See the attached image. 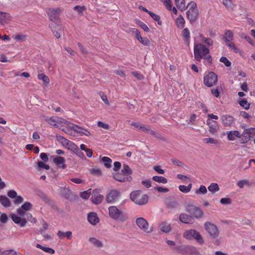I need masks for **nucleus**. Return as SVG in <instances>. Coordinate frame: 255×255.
I'll return each mask as SVG.
<instances>
[{
  "label": "nucleus",
  "instance_id": "1",
  "mask_svg": "<svg viewBox=\"0 0 255 255\" xmlns=\"http://www.w3.org/2000/svg\"><path fill=\"white\" fill-rule=\"evenodd\" d=\"M195 59L200 62L202 59L206 60L208 63L212 62V58L210 54L209 49L201 43L195 44L194 46Z\"/></svg>",
  "mask_w": 255,
  "mask_h": 255
},
{
  "label": "nucleus",
  "instance_id": "2",
  "mask_svg": "<svg viewBox=\"0 0 255 255\" xmlns=\"http://www.w3.org/2000/svg\"><path fill=\"white\" fill-rule=\"evenodd\" d=\"M109 214L111 218L117 221L123 222L128 218L127 214L121 211L117 207L114 206L109 208Z\"/></svg>",
  "mask_w": 255,
  "mask_h": 255
},
{
  "label": "nucleus",
  "instance_id": "3",
  "mask_svg": "<svg viewBox=\"0 0 255 255\" xmlns=\"http://www.w3.org/2000/svg\"><path fill=\"white\" fill-rule=\"evenodd\" d=\"M189 6L188 10L186 12L187 17L191 24L194 23L198 19V10L196 3L191 1L188 3L187 7Z\"/></svg>",
  "mask_w": 255,
  "mask_h": 255
},
{
  "label": "nucleus",
  "instance_id": "4",
  "mask_svg": "<svg viewBox=\"0 0 255 255\" xmlns=\"http://www.w3.org/2000/svg\"><path fill=\"white\" fill-rule=\"evenodd\" d=\"M183 237L187 240H195L200 245H202L204 244V241L202 236L199 232L195 230L190 229L186 230L183 234Z\"/></svg>",
  "mask_w": 255,
  "mask_h": 255
},
{
  "label": "nucleus",
  "instance_id": "5",
  "mask_svg": "<svg viewBox=\"0 0 255 255\" xmlns=\"http://www.w3.org/2000/svg\"><path fill=\"white\" fill-rule=\"evenodd\" d=\"M130 199L135 204L142 205L147 203L148 198L146 194L141 195L140 190H136L130 193Z\"/></svg>",
  "mask_w": 255,
  "mask_h": 255
},
{
  "label": "nucleus",
  "instance_id": "6",
  "mask_svg": "<svg viewBox=\"0 0 255 255\" xmlns=\"http://www.w3.org/2000/svg\"><path fill=\"white\" fill-rule=\"evenodd\" d=\"M185 210L190 214V215L192 216L193 218L199 219L201 218L204 214L203 212L200 208L192 204L187 205L185 207Z\"/></svg>",
  "mask_w": 255,
  "mask_h": 255
},
{
  "label": "nucleus",
  "instance_id": "7",
  "mask_svg": "<svg viewBox=\"0 0 255 255\" xmlns=\"http://www.w3.org/2000/svg\"><path fill=\"white\" fill-rule=\"evenodd\" d=\"M218 81L217 75L213 72L205 74L204 76V83L208 87H211L215 85Z\"/></svg>",
  "mask_w": 255,
  "mask_h": 255
},
{
  "label": "nucleus",
  "instance_id": "8",
  "mask_svg": "<svg viewBox=\"0 0 255 255\" xmlns=\"http://www.w3.org/2000/svg\"><path fill=\"white\" fill-rule=\"evenodd\" d=\"M205 230L209 234L210 237L215 239L217 238L219 236V230L218 227L210 222H206L204 224Z\"/></svg>",
  "mask_w": 255,
  "mask_h": 255
},
{
  "label": "nucleus",
  "instance_id": "9",
  "mask_svg": "<svg viewBox=\"0 0 255 255\" xmlns=\"http://www.w3.org/2000/svg\"><path fill=\"white\" fill-rule=\"evenodd\" d=\"M136 223L138 227L144 232L150 233L152 231V227L150 230H148V224L144 218L141 217L137 218Z\"/></svg>",
  "mask_w": 255,
  "mask_h": 255
},
{
  "label": "nucleus",
  "instance_id": "10",
  "mask_svg": "<svg viewBox=\"0 0 255 255\" xmlns=\"http://www.w3.org/2000/svg\"><path fill=\"white\" fill-rule=\"evenodd\" d=\"M120 192L116 189L112 190L106 197V201L108 203H114L118 199Z\"/></svg>",
  "mask_w": 255,
  "mask_h": 255
},
{
  "label": "nucleus",
  "instance_id": "11",
  "mask_svg": "<svg viewBox=\"0 0 255 255\" xmlns=\"http://www.w3.org/2000/svg\"><path fill=\"white\" fill-rule=\"evenodd\" d=\"M60 9L57 8H49L47 11L48 16L49 17L50 20L55 21L58 20L59 16Z\"/></svg>",
  "mask_w": 255,
  "mask_h": 255
},
{
  "label": "nucleus",
  "instance_id": "12",
  "mask_svg": "<svg viewBox=\"0 0 255 255\" xmlns=\"http://www.w3.org/2000/svg\"><path fill=\"white\" fill-rule=\"evenodd\" d=\"M91 199L94 204L98 205L103 200L104 196L99 194V191L98 189H95L93 192Z\"/></svg>",
  "mask_w": 255,
  "mask_h": 255
},
{
  "label": "nucleus",
  "instance_id": "13",
  "mask_svg": "<svg viewBox=\"0 0 255 255\" xmlns=\"http://www.w3.org/2000/svg\"><path fill=\"white\" fill-rule=\"evenodd\" d=\"M221 119L225 127H231L235 122V119L232 116L228 115L222 116Z\"/></svg>",
  "mask_w": 255,
  "mask_h": 255
},
{
  "label": "nucleus",
  "instance_id": "14",
  "mask_svg": "<svg viewBox=\"0 0 255 255\" xmlns=\"http://www.w3.org/2000/svg\"><path fill=\"white\" fill-rule=\"evenodd\" d=\"M114 178L119 182H125L126 181H131L132 178L128 175H124L122 173H117L114 175Z\"/></svg>",
  "mask_w": 255,
  "mask_h": 255
},
{
  "label": "nucleus",
  "instance_id": "15",
  "mask_svg": "<svg viewBox=\"0 0 255 255\" xmlns=\"http://www.w3.org/2000/svg\"><path fill=\"white\" fill-rule=\"evenodd\" d=\"M12 220L16 224H19L21 227H24L25 226L27 223V220L25 218L17 216L16 215L13 214L11 216Z\"/></svg>",
  "mask_w": 255,
  "mask_h": 255
},
{
  "label": "nucleus",
  "instance_id": "16",
  "mask_svg": "<svg viewBox=\"0 0 255 255\" xmlns=\"http://www.w3.org/2000/svg\"><path fill=\"white\" fill-rule=\"evenodd\" d=\"M182 251L185 252L186 255H199L200 254L198 249L192 246L185 247Z\"/></svg>",
  "mask_w": 255,
  "mask_h": 255
},
{
  "label": "nucleus",
  "instance_id": "17",
  "mask_svg": "<svg viewBox=\"0 0 255 255\" xmlns=\"http://www.w3.org/2000/svg\"><path fill=\"white\" fill-rule=\"evenodd\" d=\"M133 32L135 33L136 39L140 41L143 45L147 46L149 45V40L146 37H142L140 35V32L137 29H133Z\"/></svg>",
  "mask_w": 255,
  "mask_h": 255
},
{
  "label": "nucleus",
  "instance_id": "18",
  "mask_svg": "<svg viewBox=\"0 0 255 255\" xmlns=\"http://www.w3.org/2000/svg\"><path fill=\"white\" fill-rule=\"evenodd\" d=\"M179 218V220L184 224H192L194 222L192 216L185 213L180 214Z\"/></svg>",
  "mask_w": 255,
  "mask_h": 255
},
{
  "label": "nucleus",
  "instance_id": "19",
  "mask_svg": "<svg viewBox=\"0 0 255 255\" xmlns=\"http://www.w3.org/2000/svg\"><path fill=\"white\" fill-rule=\"evenodd\" d=\"M87 220L90 224L95 226L99 222L97 214L95 212H90L88 214Z\"/></svg>",
  "mask_w": 255,
  "mask_h": 255
},
{
  "label": "nucleus",
  "instance_id": "20",
  "mask_svg": "<svg viewBox=\"0 0 255 255\" xmlns=\"http://www.w3.org/2000/svg\"><path fill=\"white\" fill-rule=\"evenodd\" d=\"M140 128H141V131L152 135L158 138H161V135L156 131L152 130L148 126L142 125V127Z\"/></svg>",
  "mask_w": 255,
  "mask_h": 255
},
{
  "label": "nucleus",
  "instance_id": "21",
  "mask_svg": "<svg viewBox=\"0 0 255 255\" xmlns=\"http://www.w3.org/2000/svg\"><path fill=\"white\" fill-rule=\"evenodd\" d=\"M207 124L209 127V131L210 133L214 134L217 131L218 128L216 121H212L211 119H208L207 120Z\"/></svg>",
  "mask_w": 255,
  "mask_h": 255
},
{
  "label": "nucleus",
  "instance_id": "22",
  "mask_svg": "<svg viewBox=\"0 0 255 255\" xmlns=\"http://www.w3.org/2000/svg\"><path fill=\"white\" fill-rule=\"evenodd\" d=\"M73 128L75 132L81 135H85L86 136H90L91 135L90 132L88 130L77 125H74Z\"/></svg>",
  "mask_w": 255,
  "mask_h": 255
},
{
  "label": "nucleus",
  "instance_id": "23",
  "mask_svg": "<svg viewBox=\"0 0 255 255\" xmlns=\"http://www.w3.org/2000/svg\"><path fill=\"white\" fill-rule=\"evenodd\" d=\"M167 207L170 209L176 208L179 206L178 202L174 199H167L165 201Z\"/></svg>",
  "mask_w": 255,
  "mask_h": 255
},
{
  "label": "nucleus",
  "instance_id": "24",
  "mask_svg": "<svg viewBox=\"0 0 255 255\" xmlns=\"http://www.w3.org/2000/svg\"><path fill=\"white\" fill-rule=\"evenodd\" d=\"M54 162L57 165H62L61 167L62 169H66L67 166L65 164V159L63 157L57 156L54 158Z\"/></svg>",
  "mask_w": 255,
  "mask_h": 255
},
{
  "label": "nucleus",
  "instance_id": "25",
  "mask_svg": "<svg viewBox=\"0 0 255 255\" xmlns=\"http://www.w3.org/2000/svg\"><path fill=\"white\" fill-rule=\"evenodd\" d=\"M0 204L5 208L11 206L9 199L4 195H0Z\"/></svg>",
  "mask_w": 255,
  "mask_h": 255
},
{
  "label": "nucleus",
  "instance_id": "26",
  "mask_svg": "<svg viewBox=\"0 0 255 255\" xmlns=\"http://www.w3.org/2000/svg\"><path fill=\"white\" fill-rule=\"evenodd\" d=\"M227 137L229 140H234L235 137L241 138L240 132L238 130L229 131L227 132Z\"/></svg>",
  "mask_w": 255,
  "mask_h": 255
},
{
  "label": "nucleus",
  "instance_id": "27",
  "mask_svg": "<svg viewBox=\"0 0 255 255\" xmlns=\"http://www.w3.org/2000/svg\"><path fill=\"white\" fill-rule=\"evenodd\" d=\"M59 192L61 195L66 199H69L70 197L71 191L69 188L66 187H60Z\"/></svg>",
  "mask_w": 255,
  "mask_h": 255
},
{
  "label": "nucleus",
  "instance_id": "28",
  "mask_svg": "<svg viewBox=\"0 0 255 255\" xmlns=\"http://www.w3.org/2000/svg\"><path fill=\"white\" fill-rule=\"evenodd\" d=\"M182 36L184 40L185 41L186 43L189 45L190 39V33L189 29L187 28H185L182 30Z\"/></svg>",
  "mask_w": 255,
  "mask_h": 255
},
{
  "label": "nucleus",
  "instance_id": "29",
  "mask_svg": "<svg viewBox=\"0 0 255 255\" xmlns=\"http://www.w3.org/2000/svg\"><path fill=\"white\" fill-rule=\"evenodd\" d=\"M57 236L60 239H62L66 237L67 239L70 240L72 237V233L71 231L63 232L61 231H58Z\"/></svg>",
  "mask_w": 255,
  "mask_h": 255
},
{
  "label": "nucleus",
  "instance_id": "30",
  "mask_svg": "<svg viewBox=\"0 0 255 255\" xmlns=\"http://www.w3.org/2000/svg\"><path fill=\"white\" fill-rule=\"evenodd\" d=\"M10 20L9 13L0 11V23H5Z\"/></svg>",
  "mask_w": 255,
  "mask_h": 255
},
{
  "label": "nucleus",
  "instance_id": "31",
  "mask_svg": "<svg viewBox=\"0 0 255 255\" xmlns=\"http://www.w3.org/2000/svg\"><path fill=\"white\" fill-rule=\"evenodd\" d=\"M36 195L40 198L43 201H44L46 203H48L50 201V200L47 195L41 190H37L36 191Z\"/></svg>",
  "mask_w": 255,
  "mask_h": 255
},
{
  "label": "nucleus",
  "instance_id": "32",
  "mask_svg": "<svg viewBox=\"0 0 255 255\" xmlns=\"http://www.w3.org/2000/svg\"><path fill=\"white\" fill-rule=\"evenodd\" d=\"M175 2L177 7L181 11H183L187 8V6H185V0H175Z\"/></svg>",
  "mask_w": 255,
  "mask_h": 255
},
{
  "label": "nucleus",
  "instance_id": "33",
  "mask_svg": "<svg viewBox=\"0 0 255 255\" xmlns=\"http://www.w3.org/2000/svg\"><path fill=\"white\" fill-rule=\"evenodd\" d=\"M171 229L170 225L166 222H163L160 225V230L163 233H167L171 231Z\"/></svg>",
  "mask_w": 255,
  "mask_h": 255
},
{
  "label": "nucleus",
  "instance_id": "34",
  "mask_svg": "<svg viewBox=\"0 0 255 255\" xmlns=\"http://www.w3.org/2000/svg\"><path fill=\"white\" fill-rule=\"evenodd\" d=\"M121 173L124 175H128V176H130V175L132 173V171L128 165L124 164L123 165V168L122 169Z\"/></svg>",
  "mask_w": 255,
  "mask_h": 255
},
{
  "label": "nucleus",
  "instance_id": "35",
  "mask_svg": "<svg viewBox=\"0 0 255 255\" xmlns=\"http://www.w3.org/2000/svg\"><path fill=\"white\" fill-rule=\"evenodd\" d=\"M89 241L93 245H95L97 248H102L103 247V244L100 241L97 240L94 237H91L89 238Z\"/></svg>",
  "mask_w": 255,
  "mask_h": 255
},
{
  "label": "nucleus",
  "instance_id": "36",
  "mask_svg": "<svg viewBox=\"0 0 255 255\" xmlns=\"http://www.w3.org/2000/svg\"><path fill=\"white\" fill-rule=\"evenodd\" d=\"M192 184L190 183L187 186L185 185H179L178 188L180 191L184 193H187L190 192L191 189Z\"/></svg>",
  "mask_w": 255,
  "mask_h": 255
},
{
  "label": "nucleus",
  "instance_id": "37",
  "mask_svg": "<svg viewBox=\"0 0 255 255\" xmlns=\"http://www.w3.org/2000/svg\"><path fill=\"white\" fill-rule=\"evenodd\" d=\"M241 135L242 136V138H241L240 139L241 143H245L248 142L252 137L251 135H250L249 133L246 134L245 133V130Z\"/></svg>",
  "mask_w": 255,
  "mask_h": 255
},
{
  "label": "nucleus",
  "instance_id": "38",
  "mask_svg": "<svg viewBox=\"0 0 255 255\" xmlns=\"http://www.w3.org/2000/svg\"><path fill=\"white\" fill-rule=\"evenodd\" d=\"M185 20L183 17L180 15L176 19V24L178 27L183 28L184 26Z\"/></svg>",
  "mask_w": 255,
  "mask_h": 255
},
{
  "label": "nucleus",
  "instance_id": "39",
  "mask_svg": "<svg viewBox=\"0 0 255 255\" xmlns=\"http://www.w3.org/2000/svg\"><path fill=\"white\" fill-rule=\"evenodd\" d=\"M152 179L158 183H161L163 184L167 183V179L163 176H153L152 177Z\"/></svg>",
  "mask_w": 255,
  "mask_h": 255
},
{
  "label": "nucleus",
  "instance_id": "40",
  "mask_svg": "<svg viewBox=\"0 0 255 255\" xmlns=\"http://www.w3.org/2000/svg\"><path fill=\"white\" fill-rule=\"evenodd\" d=\"M102 161L104 163V165L106 167L108 168H110L111 167V163L112 162V160L110 158L104 156L102 157Z\"/></svg>",
  "mask_w": 255,
  "mask_h": 255
},
{
  "label": "nucleus",
  "instance_id": "41",
  "mask_svg": "<svg viewBox=\"0 0 255 255\" xmlns=\"http://www.w3.org/2000/svg\"><path fill=\"white\" fill-rule=\"evenodd\" d=\"M208 190L212 192L215 193L220 190L219 187L217 183H212L208 187Z\"/></svg>",
  "mask_w": 255,
  "mask_h": 255
},
{
  "label": "nucleus",
  "instance_id": "42",
  "mask_svg": "<svg viewBox=\"0 0 255 255\" xmlns=\"http://www.w3.org/2000/svg\"><path fill=\"white\" fill-rule=\"evenodd\" d=\"M38 79L42 80L45 85H47L49 83V79L48 76L44 74H38L37 75Z\"/></svg>",
  "mask_w": 255,
  "mask_h": 255
},
{
  "label": "nucleus",
  "instance_id": "43",
  "mask_svg": "<svg viewBox=\"0 0 255 255\" xmlns=\"http://www.w3.org/2000/svg\"><path fill=\"white\" fill-rule=\"evenodd\" d=\"M73 9L77 11L79 14L83 15L84 11L86 10L85 6L76 5L73 7Z\"/></svg>",
  "mask_w": 255,
  "mask_h": 255
},
{
  "label": "nucleus",
  "instance_id": "44",
  "mask_svg": "<svg viewBox=\"0 0 255 255\" xmlns=\"http://www.w3.org/2000/svg\"><path fill=\"white\" fill-rule=\"evenodd\" d=\"M149 15L152 17L153 19L157 22V24L159 25H161L162 22L160 20V17L158 15L154 13L152 11H150Z\"/></svg>",
  "mask_w": 255,
  "mask_h": 255
},
{
  "label": "nucleus",
  "instance_id": "45",
  "mask_svg": "<svg viewBox=\"0 0 255 255\" xmlns=\"http://www.w3.org/2000/svg\"><path fill=\"white\" fill-rule=\"evenodd\" d=\"M237 185L240 188H243L245 186H250L249 181L247 179L240 180L237 183Z\"/></svg>",
  "mask_w": 255,
  "mask_h": 255
},
{
  "label": "nucleus",
  "instance_id": "46",
  "mask_svg": "<svg viewBox=\"0 0 255 255\" xmlns=\"http://www.w3.org/2000/svg\"><path fill=\"white\" fill-rule=\"evenodd\" d=\"M240 37L243 39H246L251 45H255V42L254 41V40L252 39V38L249 36L246 35L245 33H242L240 35Z\"/></svg>",
  "mask_w": 255,
  "mask_h": 255
},
{
  "label": "nucleus",
  "instance_id": "47",
  "mask_svg": "<svg viewBox=\"0 0 255 255\" xmlns=\"http://www.w3.org/2000/svg\"><path fill=\"white\" fill-rule=\"evenodd\" d=\"M90 173L97 176H101L102 175L101 170L97 168H93L90 169Z\"/></svg>",
  "mask_w": 255,
  "mask_h": 255
},
{
  "label": "nucleus",
  "instance_id": "48",
  "mask_svg": "<svg viewBox=\"0 0 255 255\" xmlns=\"http://www.w3.org/2000/svg\"><path fill=\"white\" fill-rule=\"evenodd\" d=\"M32 207V205L29 202H25L21 206L22 210L24 211H29Z\"/></svg>",
  "mask_w": 255,
  "mask_h": 255
},
{
  "label": "nucleus",
  "instance_id": "49",
  "mask_svg": "<svg viewBox=\"0 0 255 255\" xmlns=\"http://www.w3.org/2000/svg\"><path fill=\"white\" fill-rule=\"evenodd\" d=\"M207 192L206 187L204 185H201L198 189H197L195 191L197 194H205Z\"/></svg>",
  "mask_w": 255,
  "mask_h": 255
},
{
  "label": "nucleus",
  "instance_id": "50",
  "mask_svg": "<svg viewBox=\"0 0 255 255\" xmlns=\"http://www.w3.org/2000/svg\"><path fill=\"white\" fill-rule=\"evenodd\" d=\"M91 189H90L87 191H85L83 192H82L80 193V196L82 198L84 199H88L91 194V192H89V191H91Z\"/></svg>",
  "mask_w": 255,
  "mask_h": 255
},
{
  "label": "nucleus",
  "instance_id": "51",
  "mask_svg": "<svg viewBox=\"0 0 255 255\" xmlns=\"http://www.w3.org/2000/svg\"><path fill=\"white\" fill-rule=\"evenodd\" d=\"M57 29L58 30H54V29H52V30L53 31V33L54 35V36L57 38H59L60 37V32L62 31L61 26L58 25L57 26Z\"/></svg>",
  "mask_w": 255,
  "mask_h": 255
},
{
  "label": "nucleus",
  "instance_id": "52",
  "mask_svg": "<svg viewBox=\"0 0 255 255\" xmlns=\"http://www.w3.org/2000/svg\"><path fill=\"white\" fill-rule=\"evenodd\" d=\"M239 104L241 106L246 110H248L250 108V104L248 103V101L245 99L241 100L239 102Z\"/></svg>",
  "mask_w": 255,
  "mask_h": 255
},
{
  "label": "nucleus",
  "instance_id": "53",
  "mask_svg": "<svg viewBox=\"0 0 255 255\" xmlns=\"http://www.w3.org/2000/svg\"><path fill=\"white\" fill-rule=\"evenodd\" d=\"M68 148L69 150H70L73 153H75L77 151V149H79V147L75 143H74L73 142H71L68 145Z\"/></svg>",
  "mask_w": 255,
  "mask_h": 255
},
{
  "label": "nucleus",
  "instance_id": "54",
  "mask_svg": "<svg viewBox=\"0 0 255 255\" xmlns=\"http://www.w3.org/2000/svg\"><path fill=\"white\" fill-rule=\"evenodd\" d=\"M136 23L145 31L148 32L149 31V29L148 26L141 21L137 20Z\"/></svg>",
  "mask_w": 255,
  "mask_h": 255
},
{
  "label": "nucleus",
  "instance_id": "55",
  "mask_svg": "<svg viewBox=\"0 0 255 255\" xmlns=\"http://www.w3.org/2000/svg\"><path fill=\"white\" fill-rule=\"evenodd\" d=\"M226 45L228 47H229L231 50H233L234 52L235 53H238L240 52V50L232 42L227 43Z\"/></svg>",
  "mask_w": 255,
  "mask_h": 255
},
{
  "label": "nucleus",
  "instance_id": "56",
  "mask_svg": "<svg viewBox=\"0 0 255 255\" xmlns=\"http://www.w3.org/2000/svg\"><path fill=\"white\" fill-rule=\"evenodd\" d=\"M7 196L11 199H15L17 197V192L14 190H10L7 193Z\"/></svg>",
  "mask_w": 255,
  "mask_h": 255
},
{
  "label": "nucleus",
  "instance_id": "57",
  "mask_svg": "<svg viewBox=\"0 0 255 255\" xmlns=\"http://www.w3.org/2000/svg\"><path fill=\"white\" fill-rule=\"evenodd\" d=\"M245 133L246 134L249 133L251 137L255 136V128H251L245 129Z\"/></svg>",
  "mask_w": 255,
  "mask_h": 255
},
{
  "label": "nucleus",
  "instance_id": "58",
  "mask_svg": "<svg viewBox=\"0 0 255 255\" xmlns=\"http://www.w3.org/2000/svg\"><path fill=\"white\" fill-rule=\"evenodd\" d=\"M220 61L223 63L226 67H230L231 65V62L225 57H222Z\"/></svg>",
  "mask_w": 255,
  "mask_h": 255
},
{
  "label": "nucleus",
  "instance_id": "59",
  "mask_svg": "<svg viewBox=\"0 0 255 255\" xmlns=\"http://www.w3.org/2000/svg\"><path fill=\"white\" fill-rule=\"evenodd\" d=\"M223 4L228 8H233V2L232 0H223Z\"/></svg>",
  "mask_w": 255,
  "mask_h": 255
},
{
  "label": "nucleus",
  "instance_id": "60",
  "mask_svg": "<svg viewBox=\"0 0 255 255\" xmlns=\"http://www.w3.org/2000/svg\"><path fill=\"white\" fill-rule=\"evenodd\" d=\"M220 202L223 205H229L232 203V200L229 198H223Z\"/></svg>",
  "mask_w": 255,
  "mask_h": 255
},
{
  "label": "nucleus",
  "instance_id": "61",
  "mask_svg": "<svg viewBox=\"0 0 255 255\" xmlns=\"http://www.w3.org/2000/svg\"><path fill=\"white\" fill-rule=\"evenodd\" d=\"M14 39L17 41H24L26 40V36L22 34L16 35Z\"/></svg>",
  "mask_w": 255,
  "mask_h": 255
},
{
  "label": "nucleus",
  "instance_id": "62",
  "mask_svg": "<svg viewBox=\"0 0 255 255\" xmlns=\"http://www.w3.org/2000/svg\"><path fill=\"white\" fill-rule=\"evenodd\" d=\"M8 221V217L5 213H2L0 216V221L3 224H5Z\"/></svg>",
  "mask_w": 255,
  "mask_h": 255
},
{
  "label": "nucleus",
  "instance_id": "63",
  "mask_svg": "<svg viewBox=\"0 0 255 255\" xmlns=\"http://www.w3.org/2000/svg\"><path fill=\"white\" fill-rule=\"evenodd\" d=\"M196 119V116L195 114H193L191 115L189 121H187V123L188 124L194 125Z\"/></svg>",
  "mask_w": 255,
  "mask_h": 255
},
{
  "label": "nucleus",
  "instance_id": "64",
  "mask_svg": "<svg viewBox=\"0 0 255 255\" xmlns=\"http://www.w3.org/2000/svg\"><path fill=\"white\" fill-rule=\"evenodd\" d=\"M37 164L38 166L40 168H44L46 170H49L50 169V167L48 165L45 164L41 161H38Z\"/></svg>",
  "mask_w": 255,
  "mask_h": 255
}]
</instances>
